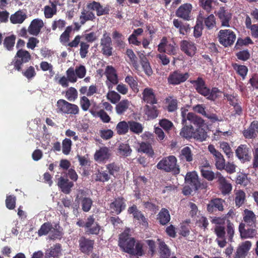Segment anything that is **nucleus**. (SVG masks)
Segmentation results:
<instances>
[{
    "instance_id": "obj_1",
    "label": "nucleus",
    "mask_w": 258,
    "mask_h": 258,
    "mask_svg": "<svg viewBox=\"0 0 258 258\" xmlns=\"http://www.w3.org/2000/svg\"><path fill=\"white\" fill-rule=\"evenodd\" d=\"M130 230L127 229L120 235L118 245L122 250L130 254L142 256L143 255V246L140 243H135L134 238L129 236Z\"/></svg>"
},
{
    "instance_id": "obj_2",
    "label": "nucleus",
    "mask_w": 258,
    "mask_h": 258,
    "mask_svg": "<svg viewBox=\"0 0 258 258\" xmlns=\"http://www.w3.org/2000/svg\"><path fill=\"white\" fill-rule=\"evenodd\" d=\"M157 168L166 172H171L174 174L180 172L179 166L177 165V159L173 155L163 158L157 164Z\"/></svg>"
},
{
    "instance_id": "obj_3",
    "label": "nucleus",
    "mask_w": 258,
    "mask_h": 258,
    "mask_svg": "<svg viewBox=\"0 0 258 258\" xmlns=\"http://www.w3.org/2000/svg\"><path fill=\"white\" fill-rule=\"evenodd\" d=\"M76 224L79 227H84L86 232L89 234H98L100 230V227L95 222V219L93 215L89 216L86 222L79 219Z\"/></svg>"
},
{
    "instance_id": "obj_4",
    "label": "nucleus",
    "mask_w": 258,
    "mask_h": 258,
    "mask_svg": "<svg viewBox=\"0 0 258 258\" xmlns=\"http://www.w3.org/2000/svg\"><path fill=\"white\" fill-rule=\"evenodd\" d=\"M57 112L64 114H77L79 111V107L72 104L64 99H59L56 103Z\"/></svg>"
},
{
    "instance_id": "obj_5",
    "label": "nucleus",
    "mask_w": 258,
    "mask_h": 258,
    "mask_svg": "<svg viewBox=\"0 0 258 258\" xmlns=\"http://www.w3.org/2000/svg\"><path fill=\"white\" fill-rule=\"evenodd\" d=\"M187 109H181L182 124H187V121H188L190 123L194 124L197 127L203 126L204 125L205 121L201 117L192 112H187Z\"/></svg>"
},
{
    "instance_id": "obj_6",
    "label": "nucleus",
    "mask_w": 258,
    "mask_h": 258,
    "mask_svg": "<svg viewBox=\"0 0 258 258\" xmlns=\"http://www.w3.org/2000/svg\"><path fill=\"white\" fill-rule=\"evenodd\" d=\"M218 37L220 44L225 47L230 46L236 39L235 33L229 29L221 30Z\"/></svg>"
},
{
    "instance_id": "obj_7",
    "label": "nucleus",
    "mask_w": 258,
    "mask_h": 258,
    "mask_svg": "<svg viewBox=\"0 0 258 258\" xmlns=\"http://www.w3.org/2000/svg\"><path fill=\"white\" fill-rule=\"evenodd\" d=\"M86 69L84 66L80 64L77 66L74 69L73 67H70L66 71V75L70 80V82L76 83L77 81V78L82 79L86 74Z\"/></svg>"
},
{
    "instance_id": "obj_8",
    "label": "nucleus",
    "mask_w": 258,
    "mask_h": 258,
    "mask_svg": "<svg viewBox=\"0 0 258 258\" xmlns=\"http://www.w3.org/2000/svg\"><path fill=\"white\" fill-rule=\"evenodd\" d=\"M101 51L106 56H110L112 55V43L109 34L104 31L100 39Z\"/></svg>"
},
{
    "instance_id": "obj_9",
    "label": "nucleus",
    "mask_w": 258,
    "mask_h": 258,
    "mask_svg": "<svg viewBox=\"0 0 258 258\" xmlns=\"http://www.w3.org/2000/svg\"><path fill=\"white\" fill-rule=\"evenodd\" d=\"M208 150L215 157V166L217 169L220 170H223L225 168V162L222 154L217 150L213 145H209Z\"/></svg>"
},
{
    "instance_id": "obj_10",
    "label": "nucleus",
    "mask_w": 258,
    "mask_h": 258,
    "mask_svg": "<svg viewBox=\"0 0 258 258\" xmlns=\"http://www.w3.org/2000/svg\"><path fill=\"white\" fill-rule=\"evenodd\" d=\"M188 77V73H181L180 72L176 71L169 75L168 78V82L170 84L178 85L185 82Z\"/></svg>"
},
{
    "instance_id": "obj_11",
    "label": "nucleus",
    "mask_w": 258,
    "mask_h": 258,
    "mask_svg": "<svg viewBox=\"0 0 258 258\" xmlns=\"http://www.w3.org/2000/svg\"><path fill=\"white\" fill-rule=\"evenodd\" d=\"M192 7L190 4H184L180 6L176 10L175 15L177 17L185 21L191 19V12Z\"/></svg>"
},
{
    "instance_id": "obj_12",
    "label": "nucleus",
    "mask_w": 258,
    "mask_h": 258,
    "mask_svg": "<svg viewBox=\"0 0 258 258\" xmlns=\"http://www.w3.org/2000/svg\"><path fill=\"white\" fill-rule=\"evenodd\" d=\"M105 75L107 77L106 85L109 90L113 88V85H116L118 82V78L115 69L110 66H107L106 68Z\"/></svg>"
},
{
    "instance_id": "obj_13",
    "label": "nucleus",
    "mask_w": 258,
    "mask_h": 258,
    "mask_svg": "<svg viewBox=\"0 0 258 258\" xmlns=\"http://www.w3.org/2000/svg\"><path fill=\"white\" fill-rule=\"evenodd\" d=\"M111 155V150L106 147H103L96 151L94 158L98 162H103L108 160Z\"/></svg>"
},
{
    "instance_id": "obj_14",
    "label": "nucleus",
    "mask_w": 258,
    "mask_h": 258,
    "mask_svg": "<svg viewBox=\"0 0 258 258\" xmlns=\"http://www.w3.org/2000/svg\"><path fill=\"white\" fill-rule=\"evenodd\" d=\"M185 181L195 190H197L200 187L201 182L198 175L195 171L187 173L185 177Z\"/></svg>"
},
{
    "instance_id": "obj_15",
    "label": "nucleus",
    "mask_w": 258,
    "mask_h": 258,
    "mask_svg": "<svg viewBox=\"0 0 258 258\" xmlns=\"http://www.w3.org/2000/svg\"><path fill=\"white\" fill-rule=\"evenodd\" d=\"M180 48L187 55L192 57L193 56L197 50V47L195 44L190 41L182 40L180 43Z\"/></svg>"
},
{
    "instance_id": "obj_16",
    "label": "nucleus",
    "mask_w": 258,
    "mask_h": 258,
    "mask_svg": "<svg viewBox=\"0 0 258 258\" xmlns=\"http://www.w3.org/2000/svg\"><path fill=\"white\" fill-rule=\"evenodd\" d=\"M251 242L245 241L237 247L234 258H245L251 247Z\"/></svg>"
},
{
    "instance_id": "obj_17",
    "label": "nucleus",
    "mask_w": 258,
    "mask_h": 258,
    "mask_svg": "<svg viewBox=\"0 0 258 258\" xmlns=\"http://www.w3.org/2000/svg\"><path fill=\"white\" fill-rule=\"evenodd\" d=\"M193 110L210 119L212 122H215L219 120L216 114L207 112L205 110V106L204 104H198L192 107Z\"/></svg>"
},
{
    "instance_id": "obj_18",
    "label": "nucleus",
    "mask_w": 258,
    "mask_h": 258,
    "mask_svg": "<svg viewBox=\"0 0 258 258\" xmlns=\"http://www.w3.org/2000/svg\"><path fill=\"white\" fill-rule=\"evenodd\" d=\"M217 15L220 20L222 26L228 27L229 21L231 19V14L224 7H221L218 11Z\"/></svg>"
},
{
    "instance_id": "obj_19",
    "label": "nucleus",
    "mask_w": 258,
    "mask_h": 258,
    "mask_svg": "<svg viewBox=\"0 0 258 258\" xmlns=\"http://www.w3.org/2000/svg\"><path fill=\"white\" fill-rule=\"evenodd\" d=\"M44 26L43 21L40 19L33 20L28 28V32L31 35L37 36L40 32L41 28Z\"/></svg>"
},
{
    "instance_id": "obj_20",
    "label": "nucleus",
    "mask_w": 258,
    "mask_h": 258,
    "mask_svg": "<svg viewBox=\"0 0 258 258\" xmlns=\"http://www.w3.org/2000/svg\"><path fill=\"white\" fill-rule=\"evenodd\" d=\"M125 204L124 199L118 198L115 199L110 205V210L112 213L119 214L125 209Z\"/></svg>"
},
{
    "instance_id": "obj_21",
    "label": "nucleus",
    "mask_w": 258,
    "mask_h": 258,
    "mask_svg": "<svg viewBox=\"0 0 258 258\" xmlns=\"http://www.w3.org/2000/svg\"><path fill=\"white\" fill-rule=\"evenodd\" d=\"M190 83L194 85L197 91L202 95L205 96L208 94L209 88L206 86L204 80L199 77L197 80H192Z\"/></svg>"
},
{
    "instance_id": "obj_22",
    "label": "nucleus",
    "mask_w": 258,
    "mask_h": 258,
    "mask_svg": "<svg viewBox=\"0 0 258 258\" xmlns=\"http://www.w3.org/2000/svg\"><path fill=\"white\" fill-rule=\"evenodd\" d=\"M79 246L82 252L88 254L93 249L94 241L82 237L79 239Z\"/></svg>"
},
{
    "instance_id": "obj_23",
    "label": "nucleus",
    "mask_w": 258,
    "mask_h": 258,
    "mask_svg": "<svg viewBox=\"0 0 258 258\" xmlns=\"http://www.w3.org/2000/svg\"><path fill=\"white\" fill-rule=\"evenodd\" d=\"M250 149L245 145H241L236 150L237 157L243 161H249L250 159L249 155Z\"/></svg>"
},
{
    "instance_id": "obj_24",
    "label": "nucleus",
    "mask_w": 258,
    "mask_h": 258,
    "mask_svg": "<svg viewBox=\"0 0 258 258\" xmlns=\"http://www.w3.org/2000/svg\"><path fill=\"white\" fill-rule=\"evenodd\" d=\"M57 185L61 189L62 192L66 194H69L71 191V188L74 186V183L70 181L68 178L60 177L58 179Z\"/></svg>"
},
{
    "instance_id": "obj_25",
    "label": "nucleus",
    "mask_w": 258,
    "mask_h": 258,
    "mask_svg": "<svg viewBox=\"0 0 258 258\" xmlns=\"http://www.w3.org/2000/svg\"><path fill=\"white\" fill-rule=\"evenodd\" d=\"M224 201L221 199H215L210 201L207 205V210L210 213L214 212L216 209L222 211L223 208Z\"/></svg>"
},
{
    "instance_id": "obj_26",
    "label": "nucleus",
    "mask_w": 258,
    "mask_h": 258,
    "mask_svg": "<svg viewBox=\"0 0 258 258\" xmlns=\"http://www.w3.org/2000/svg\"><path fill=\"white\" fill-rule=\"evenodd\" d=\"M143 99L147 103L154 104L157 103L153 90L150 88H146L143 92Z\"/></svg>"
},
{
    "instance_id": "obj_27",
    "label": "nucleus",
    "mask_w": 258,
    "mask_h": 258,
    "mask_svg": "<svg viewBox=\"0 0 258 258\" xmlns=\"http://www.w3.org/2000/svg\"><path fill=\"white\" fill-rule=\"evenodd\" d=\"M217 176H218V181L220 184L222 193L225 195L229 194L232 189L231 184L226 181L225 177L220 172H217Z\"/></svg>"
},
{
    "instance_id": "obj_28",
    "label": "nucleus",
    "mask_w": 258,
    "mask_h": 258,
    "mask_svg": "<svg viewBox=\"0 0 258 258\" xmlns=\"http://www.w3.org/2000/svg\"><path fill=\"white\" fill-rule=\"evenodd\" d=\"M239 231L242 238H250L256 234V230L253 228L245 229V224L240 223L239 226Z\"/></svg>"
},
{
    "instance_id": "obj_29",
    "label": "nucleus",
    "mask_w": 258,
    "mask_h": 258,
    "mask_svg": "<svg viewBox=\"0 0 258 258\" xmlns=\"http://www.w3.org/2000/svg\"><path fill=\"white\" fill-rule=\"evenodd\" d=\"M204 11H200L199 15L197 19V23L194 27V35L196 37H199L201 36L202 34V30L203 29V21L205 18L204 15Z\"/></svg>"
},
{
    "instance_id": "obj_30",
    "label": "nucleus",
    "mask_w": 258,
    "mask_h": 258,
    "mask_svg": "<svg viewBox=\"0 0 258 258\" xmlns=\"http://www.w3.org/2000/svg\"><path fill=\"white\" fill-rule=\"evenodd\" d=\"M132 105L131 101L127 99H123L119 102L115 106L116 112L118 115L123 114Z\"/></svg>"
},
{
    "instance_id": "obj_31",
    "label": "nucleus",
    "mask_w": 258,
    "mask_h": 258,
    "mask_svg": "<svg viewBox=\"0 0 258 258\" xmlns=\"http://www.w3.org/2000/svg\"><path fill=\"white\" fill-rule=\"evenodd\" d=\"M244 222L248 226H252L256 223V216L254 213L248 209L244 210L243 217Z\"/></svg>"
},
{
    "instance_id": "obj_32",
    "label": "nucleus",
    "mask_w": 258,
    "mask_h": 258,
    "mask_svg": "<svg viewBox=\"0 0 258 258\" xmlns=\"http://www.w3.org/2000/svg\"><path fill=\"white\" fill-rule=\"evenodd\" d=\"M234 192L235 206L239 208L246 201V194L241 189H235Z\"/></svg>"
},
{
    "instance_id": "obj_33",
    "label": "nucleus",
    "mask_w": 258,
    "mask_h": 258,
    "mask_svg": "<svg viewBox=\"0 0 258 258\" xmlns=\"http://www.w3.org/2000/svg\"><path fill=\"white\" fill-rule=\"evenodd\" d=\"M179 158L180 160L188 162L192 161L193 154L191 149L187 146L183 148L179 153Z\"/></svg>"
},
{
    "instance_id": "obj_34",
    "label": "nucleus",
    "mask_w": 258,
    "mask_h": 258,
    "mask_svg": "<svg viewBox=\"0 0 258 258\" xmlns=\"http://www.w3.org/2000/svg\"><path fill=\"white\" fill-rule=\"evenodd\" d=\"M256 131L258 133V121H253L249 128L243 132V135L246 138L251 139L256 136Z\"/></svg>"
},
{
    "instance_id": "obj_35",
    "label": "nucleus",
    "mask_w": 258,
    "mask_h": 258,
    "mask_svg": "<svg viewBox=\"0 0 258 258\" xmlns=\"http://www.w3.org/2000/svg\"><path fill=\"white\" fill-rule=\"evenodd\" d=\"M26 18V13L24 11L20 10L11 16L10 21L12 23L14 24H21Z\"/></svg>"
},
{
    "instance_id": "obj_36",
    "label": "nucleus",
    "mask_w": 258,
    "mask_h": 258,
    "mask_svg": "<svg viewBox=\"0 0 258 258\" xmlns=\"http://www.w3.org/2000/svg\"><path fill=\"white\" fill-rule=\"evenodd\" d=\"M76 201H81L82 209L85 212H88L90 210L93 204V201L91 199L87 197L81 198L79 197V195H77Z\"/></svg>"
},
{
    "instance_id": "obj_37",
    "label": "nucleus",
    "mask_w": 258,
    "mask_h": 258,
    "mask_svg": "<svg viewBox=\"0 0 258 258\" xmlns=\"http://www.w3.org/2000/svg\"><path fill=\"white\" fill-rule=\"evenodd\" d=\"M61 254V246L59 244H57L51 247L45 252V256L48 257H53L54 258H58Z\"/></svg>"
},
{
    "instance_id": "obj_38",
    "label": "nucleus",
    "mask_w": 258,
    "mask_h": 258,
    "mask_svg": "<svg viewBox=\"0 0 258 258\" xmlns=\"http://www.w3.org/2000/svg\"><path fill=\"white\" fill-rule=\"evenodd\" d=\"M184 126L181 128L180 135L183 138L186 139H190L192 138L193 132L194 128L191 124H187L186 123L183 124Z\"/></svg>"
},
{
    "instance_id": "obj_39",
    "label": "nucleus",
    "mask_w": 258,
    "mask_h": 258,
    "mask_svg": "<svg viewBox=\"0 0 258 258\" xmlns=\"http://www.w3.org/2000/svg\"><path fill=\"white\" fill-rule=\"evenodd\" d=\"M138 151L139 152L145 153L150 157H153L154 155V152L151 145L148 142H142L140 143Z\"/></svg>"
},
{
    "instance_id": "obj_40",
    "label": "nucleus",
    "mask_w": 258,
    "mask_h": 258,
    "mask_svg": "<svg viewBox=\"0 0 258 258\" xmlns=\"http://www.w3.org/2000/svg\"><path fill=\"white\" fill-rule=\"evenodd\" d=\"M207 133L202 126H199L194 129L192 138L201 142L205 141L207 138Z\"/></svg>"
},
{
    "instance_id": "obj_41",
    "label": "nucleus",
    "mask_w": 258,
    "mask_h": 258,
    "mask_svg": "<svg viewBox=\"0 0 258 258\" xmlns=\"http://www.w3.org/2000/svg\"><path fill=\"white\" fill-rule=\"evenodd\" d=\"M159 249L160 255L162 258H176V257L174 255L170 257V250L164 242H160Z\"/></svg>"
},
{
    "instance_id": "obj_42",
    "label": "nucleus",
    "mask_w": 258,
    "mask_h": 258,
    "mask_svg": "<svg viewBox=\"0 0 258 258\" xmlns=\"http://www.w3.org/2000/svg\"><path fill=\"white\" fill-rule=\"evenodd\" d=\"M157 219L161 224H166L170 220V216L168 211L165 209H162L158 214Z\"/></svg>"
},
{
    "instance_id": "obj_43",
    "label": "nucleus",
    "mask_w": 258,
    "mask_h": 258,
    "mask_svg": "<svg viewBox=\"0 0 258 258\" xmlns=\"http://www.w3.org/2000/svg\"><path fill=\"white\" fill-rule=\"evenodd\" d=\"M144 110L149 119L155 118L158 115V111L155 106L146 105L145 106Z\"/></svg>"
},
{
    "instance_id": "obj_44",
    "label": "nucleus",
    "mask_w": 258,
    "mask_h": 258,
    "mask_svg": "<svg viewBox=\"0 0 258 258\" xmlns=\"http://www.w3.org/2000/svg\"><path fill=\"white\" fill-rule=\"evenodd\" d=\"M129 129L130 131L136 134H140L143 131L144 126L143 125L135 121H129Z\"/></svg>"
},
{
    "instance_id": "obj_45",
    "label": "nucleus",
    "mask_w": 258,
    "mask_h": 258,
    "mask_svg": "<svg viewBox=\"0 0 258 258\" xmlns=\"http://www.w3.org/2000/svg\"><path fill=\"white\" fill-rule=\"evenodd\" d=\"M95 18V15L91 12L83 10L80 16V23L84 25L88 21H92Z\"/></svg>"
},
{
    "instance_id": "obj_46",
    "label": "nucleus",
    "mask_w": 258,
    "mask_h": 258,
    "mask_svg": "<svg viewBox=\"0 0 258 258\" xmlns=\"http://www.w3.org/2000/svg\"><path fill=\"white\" fill-rule=\"evenodd\" d=\"M125 53L129 58L131 63L133 64L135 69L138 70L139 68V64L137 61V57L133 50L127 49L126 50Z\"/></svg>"
},
{
    "instance_id": "obj_47",
    "label": "nucleus",
    "mask_w": 258,
    "mask_h": 258,
    "mask_svg": "<svg viewBox=\"0 0 258 258\" xmlns=\"http://www.w3.org/2000/svg\"><path fill=\"white\" fill-rule=\"evenodd\" d=\"M129 127V121H122L117 124L116 129L119 135H124L127 133Z\"/></svg>"
},
{
    "instance_id": "obj_48",
    "label": "nucleus",
    "mask_w": 258,
    "mask_h": 258,
    "mask_svg": "<svg viewBox=\"0 0 258 258\" xmlns=\"http://www.w3.org/2000/svg\"><path fill=\"white\" fill-rule=\"evenodd\" d=\"M93 176L96 181L101 182L107 181L110 179L109 175L105 171H98L93 175Z\"/></svg>"
},
{
    "instance_id": "obj_49",
    "label": "nucleus",
    "mask_w": 258,
    "mask_h": 258,
    "mask_svg": "<svg viewBox=\"0 0 258 258\" xmlns=\"http://www.w3.org/2000/svg\"><path fill=\"white\" fill-rule=\"evenodd\" d=\"M106 98L112 104H116L120 100L121 96L114 91H109Z\"/></svg>"
},
{
    "instance_id": "obj_50",
    "label": "nucleus",
    "mask_w": 258,
    "mask_h": 258,
    "mask_svg": "<svg viewBox=\"0 0 258 258\" xmlns=\"http://www.w3.org/2000/svg\"><path fill=\"white\" fill-rule=\"evenodd\" d=\"M166 100L168 104L167 109L168 111L173 112L177 109L178 102L176 99L172 97H169L166 98Z\"/></svg>"
},
{
    "instance_id": "obj_51",
    "label": "nucleus",
    "mask_w": 258,
    "mask_h": 258,
    "mask_svg": "<svg viewBox=\"0 0 258 258\" xmlns=\"http://www.w3.org/2000/svg\"><path fill=\"white\" fill-rule=\"evenodd\" d=\"M16 37L14 35L6 37L4 41L5 47L9 50H12L15 43Z\"/></svg>"
},
{
    "instance_id": "obj_52",
    "label": "nucleus",
    "mask_w": 258,
    "mask_h": 258,
    "mask_svg": "<svg viewBox=\"0 0 258 258\" xmlns=\"http://www.w3.org/2000/svg\"><path fill=\"white\" fill-rule=\"evenodd\" d=\"M16 56L21 58L22 62H28L31 59V55L30 53L25 50L20 49L17 52Z\"/></svg>"
},
{
    "instance_id": "obj_53",
    "label": "nucleus",
    "mask_w": 258,
    "mask_h": 258,
    "mask_svg": "<svg viewBox=\"0 0 258 258\" xmlns=\"http://www.w3.org/2000/svg\"><path fill=\"white\" fill-rule=\"evenodd\" d=\"M202 175L209 181H212L215 178H218L217 172L214 173L212 171L207 170L204 168L201 169Z\"/></svg>"
},
{
    "instance_id": "obj_54",
    "label": "nucleus",
    "mask_w": 258,
    "mask_h": 258,
    "mask_svg": "<svg viewBox=\"0 0 258 258\" xmlns=\"http://www.w3.org/2000/svg\"><path fill=\"white\" fill-rule=\"evenodd\" d=\"M72 26H68L60 36V41L63 43H66L69 42L70 39V35L73 30Z\"/></svg>"
},
{
    "instance_id": "obj_55",
    "label": "nucleus",
    "mask_w": 258,
    "mask_h": 258,
    "mask_svg": "<svg viewBox=\"0 0 258 258\" xmlns=\"http://www.w3.org/2000/svg\"><path fill=\"white\" fill-rule=\"evenodd\" d=\"M208 94L205 95V97L210 100H215L220 96L221 92L217 88H213L211 90L209 89Z\"/></svg>"
},
{
    "instance_id": "obj_56",
    "label": "nucleus",
    "mask_w": 258,
    "mask_h": 258,
    "mask_svg": "<svg viewBox=\"0 0 258 258\" xmlns=\"http://www.w3.org/2000/svg\"><path fill=\"white\" fill-rule=\"evenodd\" d=\"M205 26L208 29H212L216 26V19L215 16L211 14L208 17L204 18Z\"/></svg>"
},
{
    "instance_id": "obj_57",
    "label": "nucleus",
    "mask_w": 258,
    "mask_h": 258,
    "mask_svg": "<svg viewBox=\"0 0 258 258\" xmlns=\"http://www.w3.org/2000/svg\"><path fill=\"white\" fill-rule=\"evenodd\" d=\"M118 152L120 155L127 157L131 154L132 150L127 144H122L119 146Z\"/></svg>"
},
{
    "instance_id": "obj_58",
    "label": "nucleus",
    "mask_w": 258,
    "mask_h": 258,
    "mask_svg": "<svg viewBox=\"0 0 258 258\" xmlns=\"http://www.w3.org/2000/svg\"><path fill=\"white\" fill-rule=\"evenodd\" d=\"M72 143L70 139L66 138L62 141V153L65 155H68L71 149Z\"/></svg>"
},
{
    "instance_id": "obj_59",
    "label": "nucleus",
    "mask_w": 258,
    "mask_h": 258,
    "mask_svg": "<svg viewBox=\"0 0 258 258\" xmlns=\"http://www.w3.org/2000/svg\"><path fill=\"white\" fill-rule=\"evenodd\" d=\"M220 148L228 158L233 156L232 149L228 143L224 142H221Z\"/></svg>"
},
{
    "instance_id": "obj_60",
    "label": "nucleus",
    "mask_w": 258,
    "mask_h": 258,
    "mask_svg": "<svg viewBox=\"0 0 258 258\" xmlns=\"http://www.w3.org/2000/svg\"><path fill=\"white\" fill-rule=\"evenodd\" d=\"M66 25V21L62 19H56L52 22L51 28L53 31L56 30V29L61 30L65 27Z\"/></svg>"
},
{
    "instance_id": "obj_61",
    "label": "nucleus",
    "mask_w": 258,
    "mask_h": 258,
    "mask_svg": "<svg viewBox=\"0 0 258 258\" xmlns=\"http://www.w3.org/2000/svg\"><path fill=\"white\" fill-rule=\"evenodd\" d=\"M125 82L127 83L134 92H138V83L134 77L127 76L125 78Z\"/></svg>"
},
{
    "instance_id": "obj_62",
    "label": "nucleus",
    "mask_w": 258,
    "mask_h": 258,
    "mask_svg": "<svg viewBox=\"0 0 258 258\" xmlns=\"http://www.w3.org/2000/svg\"><path fill=\"white\" fill-rule=\"evenodd\" d=\"M233 68L237 73L243 78L244 79L247 74L248 69L246 67L243 65L233 64Z\"/></svg>"
},
{
    "instance_id": "obj_63",
    "label": "nucleus",
    "mask_w": 258,
    "mask_h": 258,
    "mask_svg": "<svg viewBox=\"0 0 258 258\" xmlns=\"http://www.w3.org/2000/svg\"><path fill=\"white\" fill-rule=\"evenodd\" d=\"M66 95L69 101H73L77 98V91L75 88L71 87L66 91Z\"/></svg>"
},
{
    "instance_id": "obj_64",
    "label": "nucleus",
    "mask_w": 258,
    "mask_h": 258,
    "mask_svg": "<svg viewBox=\"0 0 258 258\" xmlns=\"http://www.w3.org/2000/svg\"><path fill=\"white\" fill-rule=\"evenodd\" d=\"M52 228V225L49 223H44L38 231V234L39 236L47 234L49 231Z\"/></svg>"
}]
</instances>
